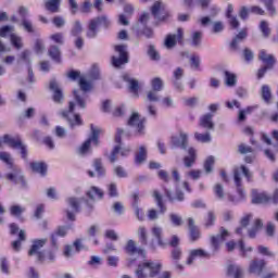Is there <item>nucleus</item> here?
<instances>
[{"mask_svg":"<svg viewBox=\"0 0 278 278\" xmlns=\"http://www.w3.org/2000/svg\"><path fill=\"white\" fill-rule=\"evenodd\" d=\"M224 29H225V25L223 24V22L217 21L213 23V27H212L213 34H220V31H223Z\"/></svg>","mask_w":278,"mask_h":278,"instance_id":"nucleus-61","label":"nucleus"},{"mask_svg":"<svg viewBox=\"0 0 278 278\" xmlns=\"http://www.w3.org/2000/svg\"><path fill=\"white\" fill-rule=\"evenodd\" d=\"M265 267H266L265 260H253L250 263L249 273H251V275H255L256 277H260L264 271Z\"/></svg>","mask_w":278,"mask_h":278,"instance_id":"nucleus-15","label":"nucleus"},{"mask_svg":"<svg viewBox=\"0 0 278 278\" xmlns=\"http://www.w3.org/2000/svg\"><path fill=\"white\" fill-rule=\"evenodd\" d=\"M60 1L62 0H48L46 2V10L52 13L60 12Z\"/></svg>","mask_w":278,"mask_h":278,"instance_id":"nucleus-40","label":"nucleus"},{"mask_svg":"<svg viewBox=\"0 0 278 278\" xmlns=\"http://www.w3.org/2000/svg\"><path fill=\"white\" fill-rule=\"evenodd\" d=\"M194 138L195 140H198V142H203V143L212 142V136L210 135V132H206V134L195 132Z\"/></svg>","mask_w":278,"mask_h":278,"instance_id":"nucleus-50","label":"nucleus"},{"mask_svg":"<svg viewBox=\"0 0 278 278\" xmlns=\"http://www.w3.org/2000/svg\"><path fill=\"white\" fill-rule=\"evenodd\" d=\"M25 240H26L25 230H20L18 240H15L12 242L13 251H21V244L22 242H25Z\"/></svg>","mask_w":278,"mask_h":278,"instance_id":"nucleus-42","label":"nucleus"},{"mask_svg":"<svg viewBox=\"0 0 278 278\" xmlns=\"http://www.w3.org/2000/svg\"><path fill=\"white\" fill-rule=\"evenodd\" d=\"M261 96L265 103H270V100L273 99V92L270 91V87L268 85L262 86Z\"/></svg>","mask_w":278,"mask_h":278,"instance_id":"nucleus-37","label":"nucleus"},{"mask_svg":"<svg viewBox=\"0 0 278 278\" xmlns=\"http://www.w3.org/2000/svg\"><path fill=\"white\" fill-rule=\"evenodd\" d=\"M212 118H214V114H204L200 118V127H203L204 129H214V121H212Z\"/></svg>","mask_w":278,"mask_h":278,"instance_id":"nucleus-29","label":"nucleus"},{"mask_svg":"<svg viewBox=\"0 0 278 278\" xmlns=\"http://www.w3.org/2000/svg\"><path fill=\"white\" fill-rule=\"evenodd\" d=\"M260 31L263 34V38H268L270 36V25L267 21H261Z\"/></svg>","mask_w":278,"mask_h":278,"instance_id":"nucleus-44","label":"nucleus"},{"mask_svg":"<svg viewBox=\"0 0 278 278\" xmlns=\"http://www.w3.org/2000/svg\"><path fill=\"white\" fill-rule=\"evenodd\" d=\"M188 155L182 159L186 168H192L197 162V150L194 148H189L187 150Z\"/></svg>","mask_w":278,"mask_h":278,"instance_id":"nucleus-20","label":"nucleus"},{"mask_svg":"<svg viewBox=\"0 0 278 278\" xmlns=\"http://www.w3.org/2000/svg\"><path fill=\"white\" fill-rule=\"evenodd\" d=\"M50 90L53 91V101L55 103H60L64 96L62 94V89L60 88V85L55 80L50 81Z\"/></svg>","mask_w":278,"mask_h":278,"instance_id":"nucleus-25","label":"nucleus"},{"mask_svg":"<svg viewBox=\"0 0 278 278\" xmlns=\"http://www.w3.org/2000/svg\"><path fill=\"white\" fill-rule=\"evenodd\" d=\"M87 77L88 78H79L78 86L80 89L73 91L74 101L70 102L67 111L61 112V116L63 118H66L72 129H75V127H81V125H84L81 116H79V114H76L75 112L77 111V109L86 110V99H88V94H86V92H90V90H92V83L90 81H94V79L99 78V67L93 66Z\"/></svg>","mask_w":278,"mask_h":278,"instance_id":"nucleus-1","label":"nucleus"},{"mask_svg":"<svg viewBox=\"0 0 278 278\" xmlns=\"http://www.w3.org/2000/svg\"><path fill=\"white\" fill-rule=\"evenodd\" d=\"M152 236L157 240L159 247H166V242L162 240V227L154 226L152 228Z\"/></svg>","mask_w":278,"mask_h":278,"instance_id":"nucleus-38","label":"nucleus"},{"mask_svg":"<svg viewBox=\"0 0 278 278\" xmlns=\"http://www.w3.org/2000/svg\"><path fill=\"white\" fill-rule=\"evenodd\" d=\"M233 5L228 4L226 16L229 21V25L232 29H238L240 27V22L238 21V17L233 16Z\"/></svg>","mask_w":278,"mask_h":278,"instance_id":"nucleus-28","label":"nucleus"},{"mask_svg":"<svg viewBox=\"0 0 278 278\" xmlns=\"http://www.w3.org/2000/svg\"><path fill=\"white\" fill-rule=\"evenodd\" d=\"M25 211H26L25 206H22L20 204H13L9 208L11 216H14L15 218H21V216L25 214Z\"/></svg>","mask_w":278,"mask_h":278,"instance_id":"nucleus-33","label":"nucleus"},{"mask_svg":"<svg viewBox=\"0 0 278 278\" xmlns=\"http://www.w3.org/2000/svg\"><path fill=\"white\" fill-rule=\"evenodd\" d=\"M159 91L150 90L147 93V99L148 101L152 103H157L160 101V96L157 94Z\"/></svg>","mask_w":278,"mask_h":278,"instance_id":"nucleus-57","label":"nucleus"},{"mask_svg":"<svg viewBox=\"0 0 278 278\" xmlns=\"http://www.w3.org/2000/svg\"><path fill=\"white\" fill-rule=\"evenodd\" d=\"M215 220H216V215L214 214V212L210 211L205 218V227H212Z\"/></svg>","mask_w":278,"mask_h":278,"instance_id":"nucleus-59","label":"nucleus"},{"mask_svg":"<svg viewBox=\"0 0 278 278\" xmlns=\"http://www.w3.org/2000/svg\"><path fill=\"white\" fill-rule=\"evenodd\" d=\"M227 275L230 278H244V269L240 265H229L227 268Z\"/></svg>","mask_w":278,"mask_h":278,"instance_id":"nucleus-23","label":"nucleus"},{"mask_svg":"<svg viewBox=\"0 0 278 278\" xmlns=\"http://www.w3.org/2000/svg\"><path fill=\"white\" fill-rule=\"evenodd\" d=\"M99 134L100 130L91 125V136L87 139L77 150L78 155H88L90 153V144H99Z\"/></svg>","mask_w":278,"mask_h":278,"instance_id":"nucleus-5","label":"nucleus"},{"mask_svg":"<svg viewBox=\"0 0 278 278\" xmlns=\"http://www.w3.org/2000/svg\"><path fill=\"white\" fill-rule=\"evenodd\" d=\"M106 262H108V266H112L113 268H116V266H118L119 258L118 256L110 255L108 256Z\"/></svg>","mask_w":278,"mask_h":278,"instance_id":"nucleus-64","label":"nucleus"},{"mask_svg":"<svg viewBox=\"0 0 278 278\" xmlns=\"http://www.w3.org/2000/svg\"><path fill=\"white\" fill-rule=\"evenodd\" d=\"M147 162V148L144 146H141L139 148V152H137L135 156V164H144Z\"/></svg>","mask_w":278,"mask_h":278,"instance_id":"nucleus-35","label":"nucleus"},{"mask_svg":"<svg viewBox=\"0 0 278 278\" xmlns=\"http://www.w3.org/2000/svg\"><path fill=\"white\" fill-rule=\"evenodd\" d=\"M227 238H229V231L225 228H220L219 235L211 237L214 250H218V247H220L222 242H225Z\"/></svg>","mask_w":278,"mask_h":278,"instance_id":"nucleus-16","label":"nucleus"},{"mask_svg":"<svg viewBox=\"0 0 278 278\" xmlns=\"http://www.w3.org/2000/svg\"><path fill=\"white\" fill-rule=\"evenodd\" d=\"M123 79H124V81H126L128 84V88H129L130 92H132V94H135V97H138V90L140 89L138 80L131 78V76H129V74H124Z\"/></svg>","mask_w":278,"mask_h":278,"instance_id":"nucleus-24","label":"nucleus"},{"mask_svg":"<svg viewBox=\"0 0 278 278\" xmlns=\"http://www.w3.org/2000/svg\"><path fill=\"white\" fill-rule=\"evenodd\" d=\"M208 254L203 249H193L189 251V256L186 261L187 266H192L197 260H203V257H207Z\"/></svg>","mask_w":278,"mask_h":278,"instance_id":"nucleus-14","label":"nucleus"},{"mask_svg":"<svg viewBox=\"0 0 278 278\" xmlns=\"http://www.w3.org/2000/svg\"><path fill=\"white\" fill-rule=\"evenodd\" d=\"M170 142L173 147H178L179 149H182L184 151H186V149H188V134L180 132L179 137L177 136L172 137Z\"/></svg>","mask_w":278,"mask_h":278,"instance_id":"nucleus-17","label":"nucleus"},{"mask_svg":"<svg viewBox=\"0 0 278 278\" xmlns=\"http://www.w3.org/2000/svg\"><path fill=\"white\" fill-rule=\"evenodd\" d=\"M151 87L155 92H160L162 91V88H164V81H162V78H153L151 80Z\"/></svg>","mask_w":278,"mask_h":278,"instance_id":"nucleus-49","label":"nucleus"},{"mask_svg":"<svg viewBox=\"0 0 278 278\" xmlns=\"http://www.w3.org/2000/svg\"><path fill=\"white\" fill-rule=\"evenodd\" d=\"M125 251H126V253H128V255L131 256L129 258V264H134V262H136V257H141V260H144L147 257L144 250L137 248L136 241H134V240L127 241Z\"/></svg>","mask_w":278,"mask_h":278,"instance_id":"nucleus-7","label":"nucleus"},{"mask_svg":"<svg viewBox=\"0 0 278 278\" xmlns=\"http://www.w3.org/2000/svg\"><path fill=\"white\" fill-rule=\"evenodd\" d=\"M21 25L28 34H34V24L28 18H23Z\"/></svg>","mask_w":278,"mask_h":278,"instance_id":"nucleus-52","label":"nucleus"},{"mask_svg":"<svg viewBox=\"0 0 278 278\" xmlns=\"http://www.w3.org/2000/svg\"><path fill=\"white\" fill-rule=\"evenodd\" d=\"M74 249L76 250L77 253H79L80 251H86L88 248L84 244V241H81V239H76L73 244Z\"/></svg>","mask_w":278,"mask_h":278,"instance_id":"nucleus-58","label":"nucleus"},{"mask_svg":"<svg viewBox=\"0 0 278 278\" xmlns=\"http://www.w3.org/2000/svg\"><path fill=\"white\" fill-rule=\"evenodd\" d=\"M1 38H5L11 36V42L15 49H23V39L21 37L14 35V27L12 26H3L0 28Z\"/></svg>","mask_w":278,"mask_h":278,"instance_id":"nucleus-9","label":"nucleus"},{"mask_svg":"<svg viewBox=\"0 0 278 278\" xmlns=\"http://www.w3.org/2000/svg\"><path fill=\"white\" fill-rule=\"evenodd\" d=\"M201 40H203V31L197 30L191 34V46L199 48L201 47Z\"/></svg>","mask_w":278,"mask_h":278,"instance_id":"nucleus-36","label":"nucleus"},{"mask_svg":"<svg viewBox=\"0 0 278 278\" xmlns=\"http://www.w3.org/2000/svg\"><path fill=\"white\" fill-rule=\"evenodd\" d=\"M258 60H261V62H263V64H265V66H267L268 68H274L277 60H275V55L269 54L268 52H266V50H261L258 52Z\"/></svg>","mask_w":278,"mask_h":278,"instance_id":"nucleus-18","label":"nucleus"},{"mask_svg":"<svg viewBox=\"0 0 278 278\" xmlns=\"http://www.w3.org/2000/svg\"><path fill=\"white\" fill-rule=\"evenodd\" d=\"M184 40V29L178 28L176 34L167 35L164 41V46L166 49H173L177 42H181Z\"/></svg>","mask_w":278,"mask_h":278,"instance_id":"nucleus-13","label":"nucleus"},{"mask_svg":"<svg viewBox=\"0 0 278 278\" xmlns=\"http://www.w3.org/2000/svg\"><path fill=\"white\" fill-rule=\"evenodd\" d=\"M86 195L91 201H101V199H103V190H101L99 187H91L87 190Z\"/></svg>","mask_w":278,"mask_h":278,"instance_id":"nucleus-27","label":"nucleus"},{"mask_svg":"<svg viewBox=\"0 0 278 278\" xmlns=\"http://www.w3.org/2000/svg\"><path fill=\"white\" fill-rule=\"evenodd\" d=\"M50 40H52L56 45H64V34L55 33L50 36Z\"/></svg>","mask_w":278,"mask_h":278,"instance_id":"nucleus-55","label":"nucleus"},{"mask_svg":"<svg viewBox=\"0 0 278 278\" xmlns=\"http://www.w3.org/2000/svg\"><path fill=\"white\" fill-rule=\"evenodd\" d=\"M127 125L129 127H134L139 136H143L144 134V118L140 117L138 112H132L130 117L128 118Z\"/></svg>","mask_w":278,"mask_h":278,"instance_id":"nucleus-11","label":"nucleus"},{"mask_svg":"<svg viewBox=\"0 0 278 278\" xmlns=\"http://www.w3.org/2000/svg\"><path fill=\"white\" fill-rule=\"evenodd\" d=\"M168 200L170 203H175V201H184V192L177 191L176 197H172L169 192H167Z\"/></svg>","mask_w":278,"mask_h":278,"instance_id":"nucleus-63","label":"nucleus"},{"mask_svg":"<svg viewBox=\"0 0 278 278\" xmlns=\"http://www.w3.org/2000/svg\"><path fill=\"white\" fill-rule=\"evenodd\" d=\"M169 220L174 227H181L184 225V218L179 214H169Z\"/></svg>","mask_w":278,"mask_h":278,"instance_id":"nucleus-45","label":"nucleus"},{"mask_svg":"<svg viewBox=\"0 0 278 278\" xmlns=\"http://www.w3.org/2000/svg\"><path fill=\"white\" fill-rule=\"evenodd\" d=\"M213 190H214L215 197H216L219 201H223V200L225 199V188L223 187V185L216 184V185L213 187Z\"/></svg>","mask_w":278,"mask_h":278,"instance_id":"nucleus-46","label":"nucleus"},{"mask_svg":"<svg viewBox=\"0 0 278 278\" xmlns=\"http://www.w3.org/2000/svg\"><path fill=\"white\" fill-rule=\"evenodd\" d=\"M99 27H110V20L105 16H99L89 22V26L87 29V38H97V34H99Z\"/></svg>","mask_w":278,"mask_h":278,"instance_id":"nucleus-4","label":"nucleus"},{"mask_svg":"<svg viewBox=\"0 0 278 278\" xmlns=\"http://www.w3.org/2000/svg\"><path fill=\"white\" fill-rule=\"evenodd\" d=\"M262 227H264V223H262V219H255L252 228L248 231L249 238H255Z\"/></svg>","mask_w":278,"mask_h":278,"instance_id":"nucleus-34","label":"nucleus"},{"mask_svg":"<svg viewBox=\"0 0 278 278\" xmlns=\"http://www.w3.org/2000/svg\"><path fill=\"white\" fill-rule=\"evenodd\" d=\"M121 153V146H115L111 154L109 155V161L114 164L118 160V154Z\"/></svg>","mask_w":278,"mask_h":278,"instance_id":"nucleus-53","label":"nucleus"},{"mask_svg":"<svg viewBox=\"0 0 278 278\" xmlns=\"http://www.w3.org/2000/svg\"><path fill=\"white\" fill-rule=\"evenodd\" d=\"M151 12L154 15V18L156 21H165L166 17L162 14H164V3L162 1H156L151 8Z\"/></svg>","mask_w":278,"mask_h":278,"instance_id":"nucleus-21","label":"nucleus"},{"mask_svg":"<svg viewBox=\"0 0 278 278\" xmlns=\"http://www.w3.org/2000/svg\"><path fill=\"white\" fill-rule=\"evenodd\" d=\"M154 198H155L157 207L160 208L161 213L164 214V212H166V206H164V202H162V195H160V192L154 191Z\"/></svg>","mask_w":278,"mask_h":278,"instance_id":"nucleus-54","label":"nucleus"},{"mask_svg":"<svg viewBox=\"0 0 278 278\" xmlns=\"http://www.w3.org/2000/svg\"><path fill=\"white\" fill-rule=\"evenodd\" d=\"M160 270H162L160 261H143L138 265L135 275L137 278H153L160 275Z\"/></svg>","mask_w":278,"mask_h":278,"instance_id":"nucleus-2","label":"nucleus"},{"mask_svg":"<svg viewBox=\"0 0 278 278\" xmlns=\"http://www.w3.org/2000/svg\"><path fill=\"white\" fill-rule=\"evenodd\" d=\"M233 179L237 186V192L239 197L235 198L231 194H227V199L230 203H240V201H244L247 194L244 193V189H242V178L240 177V172L238 169L235 170Z\"/></svg>","mask_w":278,"mask_h":278,"instance_id":"nucleus-6","label":"nucleus"},{"mask_svg":"<svg viewBox=\"0 0 278 278\" xmlns=\"http://www.w3.org/2000/svg\"><path fill=\"white\" fill-rule=\"evenodd\" d=\"M47 242V238L33 240V245L28 252V255H36L39 262H43L45 252L40 251V249H42Z\"/></svg>","mask_w":278,"mask_h":278,"instance_id":"nucleus-10","label":"nucleus"},{"mask_svg":"<svg viewBox=\"0 0 278 278\" xmlns=\"http://www.w3.org/2000/svg\"><path fill=\"white\" fill-rule=\"evenodd\" d=\"M67 203H68L70 207H72V210H73V212H71V211L66 212L67 219L75 220V214H77V212H79V200H77V198H68Z\"/></svg>","mask_w":278,"mask_h":278,"instance_id":"nucleus-22","label":"nucleus"},{"mask_svg":"<svg viewBox=\"0 0 278 278\" xmlns=\"http://www.w3.org/2000/svg\"><path fill=\"white\" fill-rule=\"evenodd\" d=\"M29 166L33 173H38L42 177L47 175V164L45 162H31Z\"/></svg>","mask_w":278,"mask_h":278,"instance_id":"nucleus-30","label":"nucleus"},{"mask_svg":"<svg viewBox=\"0 0 278 278\" xmlns=\"http://www.w3.org/2000/svg\"><path fill=\"white\" fill-rule=\"evenodd\" d=\"M76 253H78V252L75 250L74 245H65L64 247L63 255L67 260H71V257H73Z\"/></svg>","mask_w":278,"mask_h":278,"instance_id":"nucleus-51","label":"nucleus"},{"mask_svg":"<svg viewBox=\"0 0 278 278\" xmlns=\"http://www.w3.org/2000/svg\"><path fill=\"white\" fill-rule=\"evenodd\" d=\"M0 160L8 164L10 168H13V173L8 174L7 179H9V181H13V184H23V173L18 167L13 165L12 156L10 155V153L1 152Z\"/></svg>","mask_w":278,"mask_h":278,"instance_id":"nucleus-3","label":"nucleus"},{"mask_svg":"<svg viewBox=\"0 0 278 278\" xmlns=\"http://www.w3.org/2000/svg\"><path fill=\"white\" fill-rule=\"evenodd\" d=\"M84 31V27L81 26V22L75 21L73 27L71 29V35L77 37Z\"/></svg>","mask_w":278,"mask_h":278,"instance_id":"nucleus-48","label":"nucleus"},{"mask_svg":"<svg viewBox=\"0 0 278 278\" xmlns=\"http://www.w3.org/2000/svg\"><path fill=\"white\" fill-rule=\"evenodd\" d=\"M244 38H247V30H241L231 41V49H238V45H240V42H242Z\"/></svg>","mask_w":278,"mask_h":278,"instance_id":"nucleus-41","label":"nucleus"},{"mask_svg":"<svg viewBox=\"0 0 278 278\" xmlns=\"http://www.w3.org/2000/svg\"><path fill=\"white\" fill-rule=\"evenodd\" d=\"M213 167H214V156H208L204 162L205 173H211Z\"/></svg>","mask_w":278,"mask_h":278,"instance_id":"nucleus-60","label":"nucleus"},{"mask_svg":"<svg viewBox=\"0 0 278 278\" xmlns=\"http://www.w3.org/2000/svg\"><path fill=\"white\" fill-rule=\"evenodd\" d=\"M115 51L118 53V58L112 56V65L115 68H121L123 64H127L129 62V58L127 56V46L119 45L115 46Z\"/></svg>","mask_w":278,"mask_h":278,"instance_id":"nucleus-8","label":"nucleus"},{"mask_svg":"<svg viewBox=\"0 0 278 278\" xmlns=\"http://www.w3.org/2000/svg\"><path fill=\"white\" fill-rule=\"evenodd\" d=\"M68 229H71V227H68V226L59 227L56 229L55 235L51 236V242H52V247L54 249H58V240L55 238H58V236H60L61 238H64V236H66V233H68Z\"/></svg>","mask_w":278,"mask_h":278,"instance_id":"nucleus-31","label":"nucleus"},{"mask_svg":"<svg viewBox=\"0 0 278 278\" xmlns=\"http://www.w3.org/2000/svg\"><path fill=\"white\" fill-rule=\"evenodd\" d=\"M3 142L9 144L12 149H20L23 160H27V147L18 138H12L9 135H4Z\"/></svg>","mask_w":278,"mask_h":278,"instance_id":"nucleus-12","label":"nucleus"},{"mask_svg":"<svg viewBox=\"0 0 278 278\" xmlns=\"http://www.w3.org/2000/svg\"><path fill=\"white\" fill-rule=\"evenodd\" d=\"M275 0H261V3H264L269 16H275L277 14V10L275 9V5H273V2Z\"/></svg>","mask_w":278,"mask_h":278,"instance_id":"nucleus-47","label":"nucleus"},{"mask_svg":"<svg viewBox=\"0 0 278 278\" xmlns=\"http://www.w3.org/2000/svg\"><path fill=\"white\" fill-rule=\"evenodd\" d=\"M225 84L229 88H233V86H236V84H238V78H237L236 74L226 71L225 72Z\"/></svg>","mask_w":278,"mask_h":278,"instance_id":"nucleus-39","label":"nucleus"},{"mask_svg":"<svg viewBox=\"0 0 278 278\" xmlns=\"http://www.w3.org/2000/svg\"><path fill=\"white\" fill-rule=\"evenodd\" d=\"M92 167L96 170L97 177H105V167L103 166V160L94 159L92 161Z\"/></svg>","mask_w":278,"mask_h":278,"instance_id":"nucleus-32","label":"nucleus"},{"mask_svg":"<svg viewBox=\"0 0 278 278\" xmlns=\"http://www.w3.org/2000/svg\"><path fill=\"white\" fill-rule=\"evenodd\" d=\"M34 51L38 55H40V53H43L45 52V42H42V40H40V39H37L35 41Z\"/></svg>","mask_w":278,"mask_h":278,"instance_id":"nucleus-56","label":"nucleus"},{"mask_svg":"<svg viewBox=\"0 0 278 278\" xmlns=\"http://www.w3.org/2000/svg\"><path fill=\"white\" fill-rule=\"evenodd\" d=\"M188 227L192 242L199 240L201 238V232L199 231L197 225H194V219L192 217L188 218Z\"/></svg>","mask_w":278,"mask_h":278,"instance_id":"nucleus-26","label":"nucleus"},{"mask_svg":"<svg viewBox=\"0 0 278 278\" xmlns=\"http://www.w3.org/2000/svg\"><path fill=\"white\" fill-rule=\"evenodd\" d=\"M270 198L265 192H258L257 189H252V203L254 205H263L264 203H268Z\"/></svg>","mask_w":278,"mask_h":278,"instance_id":"nucleus-19","label":"nucleus"},{"mask_svg":"<svg viewBox=\"0 0 278 278\" xmlns=\"http://www.w3.org/2000/svg\"><path fill=\"white\" fill-rule=\"evenodd\" d=\"M48 55H50L54 62H58V63L61 62V58H60L61 53H60L59 47H56V46L50 47V49L48 51Z\"/></svg>","mask_w":278,"mask_h":278,"instance_id":"nucleus-43","label":"nucleus"},{"mask_svg":"<svg viewBox=\"0 0 278 278\" xmlns=\"http://www.w3.org/2000/svg\"><path fill=\"white\" fill-rule=\"evenodd\" d=\"M113 173L114 175H116V177H119V178L127 177V172H125V168H123L122 166H115L113 168Z\"/></svg>","mask_w":278,"mask_h":278,"instance_id":"nucleus-62","label":"nucleus"}]
</instances>
